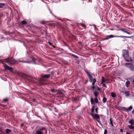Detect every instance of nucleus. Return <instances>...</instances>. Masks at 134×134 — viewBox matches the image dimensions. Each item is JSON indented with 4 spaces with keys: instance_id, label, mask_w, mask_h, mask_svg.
I'll return each mask as SVG.
<instances>
[{
    "instance_id": "nucleus-42",
    "label": "nucleus",
    "mask_w": 134,
    "mask_h": 134,
    "mask_svg": "<svg viewBox=\"0 0 134 134\" xmlns=\"http://www.w3.org/2000/svg\"><path fill=\"white\" fill-rule=\"evenodd\" d=\"M58 93H59L60 94H62V92L61 91H59L58 92Z\"/></svg>"
},
{
    "instance_id": "nucleus-52",
    "label": "nucleus",
    "mask_w": 134,
    "mask_h": 134,
    "mask_svg": "<svg viewBox=\"0 0 134 134\" xmlns=\"http://www.w3.org/2000/svg\"><path fill=\"white\" fill-rule=\"evenodd\" d=\"M132 113L133 114H134V109H133L132 111Z\"/></svg>"
},
{
    "instance_id": "nucleus-44",
    "label": "nucleus",
    "mask_w": 134,
    "mask_h": 134,
    "mask_svg": "<svg viewBox=\"0 0 134 134\" xmlns=\"http://www.w3.org/2000/svg\"><path fill=\"white\" fill-rule=\"evenodd\" d=\"M126 33L127 34H128L130 35V34H131L130 33V32H128V31H126Z\"/></svg>"
},
{
    "instance_id": "nucleus-46",
    "label": "nucleus",
    "mask_w": 134,
    "mask_h": 134,
    "mask_svg": "<svg viewBox=\"0 0 134 134\" xmlns=\"http://www.w3.org/2000/svg\"><path fill=\"white\" fill-rule=\"evenodd\" d=\"M120 131L121 132H123V130L122 129H121L120 130Z\"/></svg>"
},
{
    "instance_id": "nucleus-59",
    "label": "nucleus",
    "mask_w": 134,
    "mask_h": 134,
    "mask_svg": "<svg viewBox=\"0 0 134 134\" xmlns=\"http://www.w3.org/2000/svg\"><path fill=\"white\" fill-rule=\"evenodd\" d=\"M132 82H134V80L132 81Z\"/></svg>"
},
{
    "instance_id": "nucleus-22",
    "label": "nucleus",
    "mask_w": 134,
    "mask_h": 134,
    "mask_svg": "<svg viewBox=\"0 0 134 134\" xmlns=\"http://www.w3.org/2000/svg\"><path fill=\"white\" fill-rule=\"evenodd\" d=\"M95 108V106L93 105L92 107V108H91V111L92 113H93L94 111V109Z\"/></svg>"
},
{
    "instance_id": "nucleus-27",
    "label": "nucleus",
    "mask_w": 134,
    "mask_h": 134,
    "mask_svg": "<svg viewBox=\"0 0 134 134\" xmlns=\"http://www.w3.org/2000/svg\"><path fill=\"white\" fill-rule=\"evenodd\" d=\"M80 25H81L84 27V29H85L86 28V26L84 24L81 23L80 24Z\"/></svg>"
},
{
    "instance_id": "nucleus-37",
    "label": "nucleus",
    "mask_w": 134,
    "mask_h": 134,
    "mask_svg": "<svg viewBox=\"0 0 134 134\" xmlns=\"http://www.w3.org/2000/svg\"><path fill=\"white\" fill-rule=\"evenodd\" d=\"M101 84H102V86L103 87H107L106 85L104 84V83H101Z\"/></svg>"
},
{
    "instance_id": "nucleus-24",
    "label": "nucleus",
    "mask_w": 134,
    "mask_h": 134,
    "mask_svg": "<svg viewBox=\"0 0 134 134\" xmlns=\"http://www.w3.org/2000/svg\"><path fill=\"white\" fill-rule=\"evenodd\" d=\"M5 5L4 3H0V8H2Z\"/></svg>"
},
{
    "instance_id": "nucleus-23",
    "label": "nucleus",
    "mask_w": 134,
    "mask_h": 134,
    "mask_svg": "<svg viewBox=\"0 0 134 134\" xmlns=\"http://www.w3.org/2000/svg\"><path fill=\"white\" fill-rule=\"evenodd\" d=\"M107 100V99L105 97H104L103 99V102L104 103H105Z\"/></svg>"
},
{
    "instance_id": "nucleus-10",
    "label": "nucleus",
    "mask_w": 134,
    "mask_h": 134,
    "mask_svg": "<svg viewBox=\"0 0 134 134\" xmlns=\"http://www.w3.org/2000/svg\"><path fill=\"white\" fill-rule=\"evenodd\" d=\"M122 108L124 109V110H126L127 111H128L131 110L132 108V106H130L128 108V109H126V108L124 107H122Z\"/></svg>"
},
{
    "instance_id": "nucleus-57",
    "label": "nucleus",
    "mask_w": 134,
    "mask_h": 134,
    "mask_svg": "<svg viewBox=\"0 0 134 134\" xmlns=\"http://www.w3.org/2000/svg\"><path fill=\"white\" fill-rule=\"evenodd\" d=\"M27 79H28V80H30V81H32L30 79H29L28 78Z\"/></svg>"
},
{
    "instance_id": "nucleus-25",
    "label": "nucleus",
    "mask_w": 134,
    "mask_h": 134,
    "mask_svg": "<svg viewBox=\"0 0 134 134\" xmlns=\"http://www.w3.org/2000/svg\"><path fill=\"white\" fill-rule=\"evenodd\" d=\"M128 127H129V128L130 129H134V127L131 125H129L128 126Z\"/></svg>"
},
{
    "instance_id": "nucleus-47",
    "label": "nucleus",
    "mask_w": 134,
    "mask_h": 134,
    "mask_svg": "<svg viewBox=\"0 0 134 134\" xmlns=\"http://www.w3.org/2000/svg\"><path fill=\"white\" fill-rule=\"evenodd\" d=\"M32 101L35 102H36V99H33Z\"/></svg>"
},
{
    "instance_id": "nucleus-31",
    "label": "nucleus",
    "mask_w": 134,
    "mask_h": 134,
    "mask_svg": "<svg viewBox=\"0 0 134 134\" xmlns=\"http://www.w3.org/2000/svg\"><path fill=\"white\" fill-rule=\"evenodd\" d=\"M110 124H111V125L113 126V121L112 120V119L111 118H110Z\"/></svg>"
},
{
    "instance_id": "nucleus-9",
    "label": "nucleus",
    "mask_w": 134,
    "mask_h": 134,
    "mask_svg": "<svg viewBox=\"0 0 134 134\" xmlns=\"http://www.w3.org/2000/svg\"><path fill=\"white\" fill-rule=\"evenodd\" d=\"M45 129L44 127H43L41 128L38 131L36 132V134H43V133L42 132V131Z\"/></svg>"
},
{
    "instance_id": "nucleus-18",
    "label": "nucleus",
    "mask_w": 134,
    "mask_h": 134,
    "mask_svg": "<svg viewBox=\"0 0 134 134\" xmlns=\"http://www.w3.org/2000/svg\"><path fill=\"white\" fill-rule=\"evenodd\" d=\"M27 23V22L25 20L22 21L21 22V24L22 25H25Z\"/></svg>"
},
{
    "instance_id": "nucleus-5",
    "label": "nucleus",
    "mask_w": 134,
    "mask_h": 134,
    "mask_svg": "<svg viewBox=\"0 0 134 134\" xmlns=\"http://www.w3.org/2000/svg\"><path fill=\"white\" fill-rule=\"evenodd\" d=\"M90 115L92 117L94 118L101 125L102 123L100 121V117L98 114H96L94 115L92 113H90Z\"/></svg>"
},
{
    "instance_id": "nucleus-4",
    "label": "nucleus",
    "mask_w": 134,
    "mask_h": 134,
    "mask_svg": "<svg viewBox=\"0 0 134 134\" xmlns=\"http://www.w3.org/2000/svg\"><path fill=\"white\" fill-rule=\"evenodd\" d=\"M125 66L131 71H134V65L130 63H126Z\"/></svg>"
},
{
    "instance_id": "nucleus-55",
    "label": "nucleus",
    "mask_w": 134,
    "mask_h": 134,
    "mask_svg": "<svg viewBox=\"0 0 134 134\" xmlns=\"http://www.w3.org/2000/svg\"><path fill=\"white\" fill-rule=\"evenodd\" d=\"M74 38L75 39H76V38L75 37V36H74Z\"/></svg>"
},
{
    "instance_id": "nucleus-19",
    "label": "nucleus",
    "mask_w": 134,
    "mask_h": 134,
    "mask_svg": "<svg viewBox=\"0 0 134 134\" xmlns=\"http://www.w3.org/2000/svg\"><path fill=\"white\" fill-rule=\"evenodd\" d=\"M91 102L92 105L95 104L94 102V99L93 98L91 99Z\"/></svg>"
},
{
    "instance_id": "nucleus-16",
    "label": "nucleus",
    "mask_w": 134,
    "mask_h": 134,
    "mask_svg": "<svg viewBox=\"0 0 134 134\" xmlns=\"http://www.w3.org/2000/svg\"><path fill=\"white\" fill-rule=\"evenodd\" d=\"M105 81V79L103 76L102 77V82L101 83H103Z\"/></svg>"
},
{
    "instance_id": "nucleus-29",
    "label": "nucleus",
    "mask_w": 134,
    "mask_h": 134,
    "mask_svg": "<svg viewBox=\"0 0 134 134\" xmlns=\"http://www.w3.org/2000/svg\"><path fill=\"white\" fill-rule=\"evenodd\" d=\"M94 102L96 103H98V101L97 98H96L94 99Z\"/></svg>"
},
{
    "instance_id": "nucleus-21",
    "label": "nucleus",
    "mask_w": 134,
    "mask_h": 134,
    "mask_svg": "<svg viewBox=\"0 0 134 134\" xmlns=\"http://www.w3.org/2000/svg\"><path fill=\"white\" fill-rule=\"evenodd\" d=\"M99 93L97 92H95L94 94L95 97H97L99 94Z\"/></svg>"
},
{
    "instance_id": "nucleus-58",
    "label": "nucleus",
    "mask_w": 134,
    "mask_h": 134,
    "mask_svg": "<svg viewBox=\"0 0 134 134\" xmlns=\"http://www.w3.org/2000/svg\"><path fill=\"white\" fill-rule=\"evenodd\" d=\"M1 61V63H3V61H2V60Z\"/></svg>"
},
{
    "instance_id": "nucleus-41",
    "label": "nucleus",
    "mask_w": 134,
    "mask_h": 134,
    "mask_svg": "<svg viewBox=\"0 0 134 134\" xmlns=\"http://www.w3.org/2000/svg\"><path fill=\"white\" fill-rule=\"evenodd\" d=\"M72 56H73L75 58H78V57L77 56H76V55H74V54H72Z\"/></svg>"
},
{
    "instance_id": "nucleus-40",
    "label": "nucleus",
    "mask_w": 134,
    "mask_h": 134,
    "mask_svg": "<svg viewBox=\"0 0 134 134\" xmlns=\"http://www.w3.org/2000/svg\"><path fill=\"white\" fill-rule=\"evenodd\" d=\"M46 23L45 21H43L41 22V23L42 24H45Z\"/></svg>"
},
{
    "instance_id": "nucleus-3",
    "label": "nucleus",
    "mask_w": 134,
    "mask_h": 134,
    "mask_svg": "<svg viewBox=\"0 0 134 134\" xmlns=\"http://www.w3.org/2000/svg\"><path fill=\"white\" fill-rule=\"evenodd\" d=\"M4 60L5 62L9 63L10 64H14L17 62L16 60L12 58L5 59Z\"/></svg>"
},
{
    "instance_id": "nucleus-11",
    "label": "nucleus",
    "mask_w": 134,
    "mask_h": 134,
    "mask_svg": "<svg viewBox=\"0 0 134 134\" xmlns=\"http://www.w3.org/2000/svg\"><path fill=\"white\" fill-rule=\"evenodd\" d=\"M129 123L131 124L132 125H134V119H131L129 121Z\"/></svg>"
},
{
    "instance_id": "nucleus-30",
    "label": "nucleus",
    "mask_w": 134,
    "mask_h": 134,
    "mask_svg": "<svg viewBox=\"0 0 134 134\" xmlns=\"http://www.w3.org/2000/svg\"><path fill=\"white\" fill-rule=\"evenodd\" d=\"M51 91L52 93H55L56 92V91L54 89H51Z\"/></svg>"
},
{
    "instance_id": "nucleus-34",
    "label": "nucleus",
    "mask_w": 134,
    "mask_h": 134,
    "mask_svg": "<svg viewBox=\"0 0 134 134\" xmlns=\"http://www.w3.org/2000/svg\"><path fill=\"white\" fill-rule=\"evenodd\" d=\"M28 77L29 78H31L32 79H36L35 78H34V77H33L30 76H28Z\"/></svg>"
},
{
    "instance_id": "nucleus-50",
    "label": "nucleus",
    "mask_w": 134,
    "mask_h": 134,
    "mask_svg": "<svg viewBox=\"0 0 134 134\" xmlns=\"http://www.w3.org/2000/svg\"><path fill=\"white\" fill-rule=\"evenodd\" d=\"M125 60H126V61L127 62H129L130 61L129 60H128V59H127V58H126V59H125Z\"/></svg>"
},
{
    "instance_id": "nucleus-53",
    "label": "nucleus",
    "mask_w": 134,
    "mask_h": 134,
    "mask_svg": "<svg viewBox=\"0 0 134 134\" xmlns=\"http://www.w3.org/2000/svg\"><path fill=\"white\" fill-rule=\"evenodd\" d=\"M126 134H130V133L129 132H127L126 133Z\"/></svg>"
},
{
    "instance_id": "nucleus-28",
    "label": "nucleus",
    "mask_w": 134,
    "mask_h": 134,
    "mask_svg": "<svg viewBox=\"0 0 134 134\" xmlns=\"http://www.w3.org/2000/svg\"><path fill=\"white\" fill-rule=\"evenodd\" d=\"M120 30L122 32L126 33V29H120Z\"/></svg>"
},
{
    "instance_id": "nucleus-39",
    "label": "nucleus",
    "mask_w": 134,
    "mask_h": 134,
    "mask_svg": "<svg viewBox=\"0 0 134 134\" xmlns=\"http://www.w3.org/2000/svg\"><path fill=\"white\" fill-rule=\"evenodd\" d=\"M0 105L3 108H4V107H5L6 106L5 105H4L3 104H1Z\"/></svg>"
},
{
    "instance_id": "nucleus-13",
    "label": "nucleus",
    "mask_w": 134,
    "mask_h": 134,
    "mask_svg": "<svg viewBox=\"0 0 134 134\" xmlns=\"http://www.w3.org/2000/svg\"><path fill=\"white\" fill-rule=\"evenodd\" d=\"M79 100V99L77 97L73 98L72 99V100L73 102H77Z\"/></svg>"
},
{
    "instance_id": "nucleus-51",
    "label": "nucleus",
    "mask_w": 134,
    "mask_h": 134,
    "mask_svg": "<svg viewBox=\"0 0 134 134\" xmlns=\"http://www.w3.org/2000/svg\"><path fill=\"white\" fill-rule=\"evenodd\" d=\"M52 46L53 47V48H55V47L53 45H52Z\"/></svg>"
},
{
    "instance_id": "nucleus-45",
    "label": "nucleus",
    "mask_w": 134,
    "mask_h": 134,
    "mask_svg": "<svg viewBox=\"0 0 134 134\" xmlns=\"http://www.w3.org/2000/svg\"><path fill=\"white\" fill-rule=\"evenodd\" d=\"M32 60L33 61H34V62L35 64L36 63H35V59L34 58H33L32 59Z\"/></svg>"
},
{
    "instance_id": "nucleus-14",
    "label": "nucleus",
    "mask_w": 134,
    "mask_h": 134,
    "mask_svg": "<svg viewBox=\"0 0 134 134\" xmlns=\"http://www.w3.org/2000/svg\"><path fill=\"white\" fill-rule=\"evenodd\" d=\"M9 100V99L7 98H6L4 99L3 100L2 102L3 103H5V102H8Z\"/></svg>"
},
{
    "instance_id": "nucleus-17",
    "label": "nucleus",
    "mask_w": 134,
    "mask_h": 134,
    "mask_svg": "<svg viewBox=\"0 0 134 134\" xmlns=\"http://www.w3.org/2000/svg\"><path fill=\"white\" fill-rule=\"evenodd\" d=\"M12 131V130L9 129H7L5 130V132L7 133L10 132Z\"/></svg>"
},
{
    "instance_id": "nucleus-62",
    "label": "nucleus",
    "mask_w": 134,
    "mask_h": 134,
    "mask_svg": "<svg viewBox=\"0 0 134 134\" xmlns=\"http://www.w3.org/2000/svg\"><path fill=\"white\" fill-rule=\"evenodd\" d=\"M100 116H102V115H101Z\"/></svg>"
},
{
    "instance_id": "nucleus-32",
    "label": "nucleus",
    "mask_w": 134,
    "mask_h": 134,
    "mask_svg": "<svg viewBox=\"0 0 134 134\" xmlns=\"http://www.w3.org/2000/svg\"><path fill=\"white\" fill-rule=\"evenodd\" d=\"M48 25L51 26H54V24L53 23H49L48 24Z\"/></svg>"
},
{
    "instance_id": "nucleus-20",
    "label": "nucleus",
    "mask_w": 134,
    "mask_h": 134,
    "mask_svg": "<svg viewBox=\"0 0 134 134\" xmlns=\"http://www.w3.org/2000/svg\"><path fill=\"white\" fill-rule=\"evenodd\" d=\"M111 95L114 98L116 97V94L113 92H112L111 93Z\"/></svg>"
},
{
    "instance_id": "nucleus-1",
    "label": "nucleus",
    "mask_w": 134,
    "mask_h": 134,
    "mask_svg": "<svg viewBox=\"0 0 134 134\" xmlns=\"http://www.w3.org/2000/svg\"><path fill=\"white\" fill-rule=\"evenodd\" d=\"M86 72L87 74L88 77H89V80L91 82H92V86L91 87V89L94 90L95 88V87L94 86L96 82V80L95 78H94L93 80V77L90 72H88L87 71H85Z\"/></svg>"
},
{
    "instance_id": "nucleus-7",
    "label": "nucleus",
    "mask_w": 134,
    "mask_h": 134,
    "mask_svg": "<svg viewBox=\"0 0 134 134\" xmlns=\"http://www.w3.org/2000/svg\"><path fill=\"white\" fill-rule=\"evenodd\" d=\"M4 66L5 70H9L10 71H12L13 69L12 67H10L7 64H4Z\"/></svg>"
},
{
    "instance_id": "nucleus-54",
    "label": "nucleus",
    "mask_w": 134,
    "mask_h": 134,
    "mask_svg": "<svg viewBox=\"0 0 134 134\" xmlns=\"http://www.w3.org/2000/svg\"><path fill=\"white\" fill-rule=\"evenodd\" d=\"M108 80L107 79H105V81H108Z\"/></svg>"
},
{
    "instance_id": "nucleus-43",
    "label": "nucleus",
    "mask_w": 134,
    "mask_h": 134,
    "mask_svg": "<svg viewBox=\"0 0 134 134\" xmlns=\"http://www.w3.org/2000/svg\"><path fill=\"white\" fill-rule=\"evenodd\" d=\"M97 89L99 91H100L101 90V89L99 87H97Z\"/></svg>"
},
{
    "instance_id": "nucleus-60",
    "label": "nucleus",
    "mask_w": 134,
    "mask_h": 134,
    "mask_svg": "<svg viewBox=\"0 0 134 134\" xmlns=\"http://www.w3.org/2000/svg\"><path fill=\"white\" fill-rule=\"evenodd\" d=\"M132 1L134 2V0H132Z\"/></svg>"
},
{
    "instance_id": "nucleus-36",
    "label": "nucleus",
    "mask_w": 134,
    "mask_h": 134,
    "mask_svg": "<svg viewBox=\"0 0 134 134\" xmlns=\"http://www.w3.org/2000/svg\"><path fill=\"white\" fill-rule=\"evenodd\" d=\"M98 108H96L95 109V111L96 113H98Z\"/></svg>"
},
{
    "instance_id": "nucleus-35",
    "label": "nucleus",
    "mask_w": 134,
    "mask_h": 134,
    "mask_svg": "<svg viewBox=\"0 0 134 134\" xmlns=\"http://www.w3.org/2000/svg\"><path fill=\"white\" fill-rule=\"evenodd\" d=\"M19 62H23V63H29V62H25V61H23H23L20 60L19 61Z\"/></svg>"
},
{
    "instance_id": "nucleus-15",
    "label": "nucleus",
    "mask_w": 134,
    "mask_h": 134,
    "mask_svg": "<svg viewBox=\"0 0 134 134\" xmlns=\"http://www.w3.org/2000/svg\"><path fill=\"white\" fill-rule=\"evenodd\" d=\"M130 83V82L129 81H127L125 83V85L127 87H128L129 86Z\"/></svg>"
},
{
    "instance_id": "nucleus-61",
    "label": "nucleus",
    "mask_w": 134,
    "mask_h": 134,
    "mask_svg": "<svg viewBox=\"0 0 134 134\" xmlns=\"http://www.w3.org/2000/svg\"><path fill=\"white\" fill-rule=\"evenodd\" d=\"M100 116H102V115H101Z\"/></svg>"
},
{
    "instance_id": "nucleus-56",
    "label": "nucleus",
    "mask_w": 134,
    "mask_h": 134,
    "mask_svg": "<svg viewBox=\"0 0 134 134\" xmlns=\"http://www.w3.org/2000/svg\"><path fill=\"white\" fill-rule=\"evenodd\" d=\"M130 62H132V59H130Z\"/></svg>"
},
{
    "instance_id": "nucleus-2",
    "label": "nucleus",
    "mask_w": 134,
    "mask_h": 134,
    "mask_svg": "<svg viewBox=\"0 0 134 134\" xmlns=\"http://www.w3.org/2000/svg\"><path fill=\"white\" fill-rule=\"evenodd\" d=\"M50 77V75L49 74H45L43 75H42L41 76V79H40V81L41 82L40 83V85H43V83L41 82L42 81H44V79H47L49 78Z\"/></svg>"
},
{
    "instance_id": "nucleus-12",
    "label": "nucleus",
    "mask_w": 134,
    "mask_h": 134,
    "mask_svg": "<svg viewBox=\"0 0 134 134\" xmlns=\"http://www.w3.org/2000/svg\"><path fill=\"white\" fill-rule=\"evenodd\" d=\"M124 94H125L126 96L127 97L129 96L130 95V92L127 91H125Z\"/></svg>"
},
{
    "instance_id": "nucleus-8",
    "label": "nucleus",
    "mask_w": 134,
    "mask_h": 134,
    "mask_svg": "<svg viewBox=\"0 0 134 134\" xmlns=\"http://www.w3.org/2000/svg\"><path fill=\"white\" fill-rule=\"evenodd\" d=\"M116 37V36H114L113 35H108L105 37L104 38H103V40H108L110 38Z\"/></svg>"
},
{
    "instance_id": "nucleus-48",
    "label": "nucleus",
    "mask_w": 134,
    "mask_h": 134,
    "mask_svg": "<svg viewBox=\"0 0 134 134\" xmlns=\"http://www.w3.org/2000/svg\"><path fill=\"white\" fill-rule=\"evenodd\" d=\"M24 126V124H22L21 125V127L23 126Z\"/></svg>"
},
{
    "instance_id": "nucleus-33",
    "label": "nucleus",
    "mask_w": 134,
    "mask_h": 134,
    "mask_svg": "<svg viewBox=\"0 0 134 134\" xmlns=\"http://www.w3.org/2000/svg\"><path fill=\"white\" fill-rule=\"evenodd\" d=\"M107 130L105 129L104 131V134H107Z\"/></svg>"
},
{
    "instance_id": "nucleus-38",
    "label": "nucleus",
    "mask_w": 134,
    "mask_h": 134,
    "mask_svg": "<svg viewBox=\"0 0 134 134\" xmlns=\"http://www.w3.org/2000/svg\"><path fill=\"white\" fill-rule=\"evenodd\" d=\"M48 43L51 46H52V43L51 42H50V41H48Z\"/></svg>"
},
{
    "instance_id": "nucleus-6",
    "label": "nucleus",
    "mask_w": 134,
    "mask_h": 134,
    "mask_svg": "<svg viewBox=\"0 0 134 134\" xmlns=\"http://www.w3.org/2000/svg\"><path fill=\"white\" fill-rule=\"evenodd\" d=\"M128 51L126 50H124L123 52V57L125 59H126V58L128 57Z\"/></svg>"
},
{
    "instance_id": "nucleus-26",
    "label": "nucleus",
    "mask_w": 134,
    "mask_h": 134,
    "mask_svg": "<svg viewBox=\"0 0 134 134\" xmlns=\"http://www.w3.org/2000/svg\"><path fill=\"white\" fill-rule=\"evenodd\" d=\"M122 37V38L125 37V38H132V37H131V36L127 37V36H121V37Z\"/></svg>"
},
{
    "instance_id": "nucleus-49",
    "label": "nucleus",
    "mask_w": 134,
    "mask_h": 134,
    "mask_svg": "<svg viewBox=\"0 0 134 134\" xmlns=\"http://www.w3.org/2000/svg\"><path fill=\"white\" fill-rule=\"evenodd\" d=\"M88 80L87 79L85 81V83L86 84L88 82Z\"/></svg>"
}]
</instances>
